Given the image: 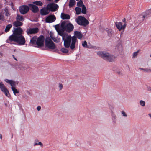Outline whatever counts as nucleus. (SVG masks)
Here are the masks:
<instances>
[{
	"mask_svg": "<svg viewBox=\"0 0 151 151\" xmlns=\"http://www.w3.org/2000/svg\"><path fill=\"white\" fill-rule=\"evenodd\" d=\"M74 35L72 37L70 35H67L65 39L63 37L64 45L66 48L70 47L71 50H74L77 42V38L81 39L83 37V35L79 31H75Z\"/></svg>",
	"mask_w": 151,
	"mask_h": 151,
	"instance_id": "obj_1",
	"label": "nucleus"
},
{
	"mask_svg": "<svg viewBox=\"0 0 151 151\" xmlns=\"http://www.w3.org/2000/svg\"><path fill=\"white\" fill-rule=\"evenodd\" d=\"M23 32L22 29L21 27H17L14 30L13 34L10 36L9 39L6 40V42L11 43V42L14 41L17 43L18 45H23L26 42L25 39L22 35Z\"/></svg>",
	"mask_w": 151,
	"mask_h": 151,
	"instance_id": "obj_2",
	"label": "nucleus"
},
{
	"mask_svg": "<svg viewBox=\"0 0 151 151\" xmlns=\"http://www.w3.org/2000/svg\"><path fill=\"white\" fill-rule=\"evenodd\" d=\"M60 27L63 30L69 33L72 31L74 29V26L71 23L65 21L61 23Z\"/></svg>",
	"mask_w": 151,
	"mask_h": 151,
	"instance_id": "obj_3",
	"label": "nucleus"
},
{
	"mask_svg": "<svg viewBox=\"0 0 151 151\" xmlns=\"http://www.w3.org/2000/svg\"><path fill=\"white\" fill-rule=\"evenodd\" d=\"M97 54L104 59L109 62L113 61L115 58V56L108 53L99 52Z\"/></svg>",
	"mask_w": 151,
	"mask_h": 151,
	"instance_id": "obj_4",
	"label": "nucleus"
},
{
	"mask_svg": "<svg viewBox=\"0 0 151 151\" xmlns=\"http://www.w3.org/2000/svg\"><path fill=\"white\" fill-rule=\"evenodd\" d=\"M76 22L79 25L86 26L88 25L89 22L84 17L82 16H79L76 19Z\"/></svg>",
	"mask_w": 151,
	"mask_h": 151,
	"instance_id": "obj_5",
	"label": "nucleus"
},
{
	"mask_svg": "<svg viewBox=\"0 0 151 151\" xmlns=\"http://www.w3.org/2000/svg\"><path fill=\"white\" fill-rule=\"evenodd\" d=\"M45 43L46 48L53 50L56 47L55 45L49 37L46 38Z\"/></svg>",
	"mask_w": 151,
	"mask_h": 151,
	"instance_id": "obj_6",
	"label": "nucleus"
},
{
	"mask_svg": "<svg viewBox=\"0 0 151 151\" xmlns=\"http://www.w3.org/2000/svg\"><path fill=\"white\" fill-rule=\"evenodd\" d=\"M58 6L57 4L54 3H50L47 6V9L51 11L56 10L58 9Z\"/></svg>",
	"mask_w": 151,
	"mask_h": 151,
	"instance_id": "obj_7",
	"label": "nucleus"
},
{
	"mask_svg": "<svg viewBox=\"0 0 151 151\" xmlns=\"http://www.w3.org/2000/svg\"><path fill=\"white\" fill-rule=\"evenodd\" d=\"M44 37L41 35L38 38L36 41V44L38 46H42L44 45Z\"/></svg>",
	"mask_w": 151,
	"mask_h": 151,
	"instance_id": "obj_8",
	"label": "nucleus"
},
{
	"mask_svg": "<svg viewBox=\"0 0 151 151\" xmlns=\"http://www.w3.org/2000/svg\"><path fill=\"white\" fill-rule=\"evenodd\" d=\"M0 89H1V91L3 92L5 94V95L9 97L10 94L9 92L6 88L5 85L3 84H0Z\"/></svg>",
	"mask_w": 151,
	"mask_h": 151,
	"instance_id": "obj_9",
	"label": "nucleus"
},
{
	"mask_svg": "<svg viewBox=\"0 0 151 151\" xmlns=\"http://www.w3.org/2000/svg\"><path fill=\"white\" fill-rule=\"evenodd\" d=\"M29 9V7L28 6L23 5L20 7L19 10L22 14H24L28 12Z\"/></svg>",
	"mask_w": 151,
	"mask_h": 151,
	"instance_id": "obj_10",
	"label": "nucleus"
},
{
	"mask_svg": "<svg viewBox=\"0 0 151 151\" xmlns=\"http://www.w3.org/2000/svg\"><path fill=\"white\" fill-rule=\"evenodd\" d=\"M56 20V17L54 15L48 16L45 19V22L47 23H52Z\"/></svg>",
	"mask_w": 151,
	"mask_h": 151,
	"instance_id": "obj_11",
	"label": "nucleus"
},
{
	"mask_svg": "<svg viewBox=\"0 0 151 151\" xmlns=\"http://www.w3.org/2000/svg\"><path fill=\"white\" fill-rule=\"evenodd\" d=\"M115 25L119 31L124 30L126 27L125 24H124L122 25V23L121 22H116Z\"/></svg>",
	"mask_w": 151,
	"mask_h": 151,
	"instance_id": "obj_12",
	"label": "nucleus"
},
{
	"mask_svg": "<svg viewBox=\"0 0 151 151\" xmlns=\"http://www.w3.org/2000/svg\"><path fill=\"white\" fill-rule=\"evenodd\" d=\"M39 29L37 28H30L27 30V32L28 35L36 33L38 32Z\"/></svg>",
	"mask_w": 151,
	"mask_h": 151,
	"instance_id": "obj_13",
	"label": "nucleus"
},
{
	"mask_svg": "<svg viewBox=\"0 0 151 151\" xmlns=\"http://www.w3.org/2000/svg\"><path fill=\"white\" fill-rule=\"evenodd\" d=\"M29 8L33 12L36 13L39 11V9L37 6L33 4H29Z\"/></svg>",
	"mask_w": 151,
	"mask_h": 151,
	"instance_id": "obj_14",
	"label": "nucleus"
},
{
	"mask_svg": "<svg viewBox=\"0 0 151 151\" xmlns=\"http://www.w3.org/2000/svg\"><path fill=\"white\" fill-rule=\"evenodd\" d=\"M5 81L6 82L10 84L12 87H14V86H15L17 84V83L12 80H9L8 79H5Z\"/></svg>",
	"mask_w": 151,
	"mask_h": 151,
	"instance_id": "obj_15",
	"label": "nucleus"
},
{
	"mask_svg": "<svg viewBox=\"0 0 151 151\" xmlns=\"http://www.w3.org/2000/svg\"><path fill=\"white\" fill-rule=\"evenodd\" d=\"M61 17L63 19H69L70 18V17L69 15L64 13L61 14Z\"/></svg>",
	"mask_w": 151,
	"mask_h": 151,
	"instance_id": "obj_16",
	"label": "nucleus"
},
{
	"mask_svg": "<svg viewBox=\"0 0 151 151\" xmlns=\"http://www.w3.org/2000/svg\"><path fill=\"white\" fill-rule=\"evenodd\" d=\"M48 9H42L40 10L41 14L42 15H46L49 13Z\"/></svg>",
	"mask_w": 151,
	"mask_h": 151,
	"instance_id": "obj_17",
	"label": "nucleus"
},
{
	"mask_svg": "<svg viewBox=\"0 0 151 151\" xmlns=\"http://www.w3.org/2000/svg\"><path fill=\"white\" fill-rule=\"evenodd\" d=\"M65 31V30H63V29L62 28H61V29L57 31V32H58V34L59 35L62 36V39L63 40V37H64V39H65L66 37H66H65V36H63L64 32Z\"/></svg>",
	"mask_w": 151,
	"mask_h": 151,
	"instance_id": "obj_18",
	"label": "nucleus"
},
{
	"mask_svg": "<svg viewBox=\"0 0 151 151\" xmlns=\"http://www.w3.org/2000/svg\"><path fill=\"white\" fill-rule=\"evenodd\" d=\"M37 39V38L36 36H34L30 40V44L32 45H35V43H36Z\"/></svg>",
	"mask_w": 151,
	"mask_h": 151,
	"instance_id": "obj_19",
	"label": "nucleus"
},
{
	"mask_svg": "<svg viewBox=\"0 0 151 151\" xmlns=\"http://www.w3.org/2000/svg\"><path fill=\"white\" fill-rule=\"evenodd\" d=\"M22 24V23L17 20L14 22L13 23V25L16 27L20 26Z\"/></svg>",
	"mask_w": 151,
	"mask_h": 151,
	"instance_id": "obj_20",
	"label": "nucleus"
},
{
	"mask_svg": "<svg viewBox=\"0 0 151 151\" xmlns=\"http://www.w3.org/2000/svg\"><path fill=\"white\" fill-rule=\"evenodd\" d=\"M34 146L36 145H40L41 147H42L43 144L40 142H39L38 140H35L34 144Z\"/></svg>",
	"mask_w": 151,
	"mask_h": 151,
	"instance_id": "obj_21",
	"label": "nucleus"
},
{
	"mask_svg": "<svg viewBox=\"0 0 151 151\" xmlns=\"http://www.w3.org/2000/svg\"><path fill=\"white\" fill-rule=\"evenodd\" d=\"M75 0H70L69 4V6L70 8L73 7L76 4Z\"/></svg>",
	"mask_w": 151,
	"mask_h": 151,
	"instance_id": "obj_22",
	"label": "nucleus"
},
{
	"mask_svg": "<svg viewBox=\"0 0 151 151\" xmlns=\"http://www.w3.org/2000/svg\"><path fill=\"white\" fill-rule=\"evenodd\" d=\"M82 8L81 12L83 14H85L86 13V8L85 5H83Z\"/></svg>",
	"mask_w": 151,
	"mask_h": 151,
	"instance_id": "obj_23",
	"label": "nucleus"
},
{
	"mask_svg": "<svg viewBox=\"0 0 151 151\" xmlns=\"http://www.w3.org/2000/svg\"><path fill=\"white\" fill-rule=\"evenodd\" d=\"M11 89L12 90V91L13 92V93L14 94L16 95V93H18L19 91H18V90L15 88L14 87H12Z\"/></svg>",
	"mask_w": 151,
	"mask_h": 151,
	"instance_id": "obj_24",
	"label": "nucleus"
},
{
	"mask_svg": "<svg viewBox=\"0 0 151 151\" xmlns=\"http://www.w3.org/2000/svg\"><path fill=\"white\" fill-rule=\"evenodd\" d=\"M12 25L11 24L8 25L5 29V31L7 32L12 27Z\"/></svg>",
	"mask_w": 151,
	"mask_h": 151,
	"instance_id": "obj_25",
	"label": "nucleus"
},
{
	"mask_svg": "<svg viewBox=\"0 0 151 151\" xmlns=\"http://www.w3.org/2000/svg\"><path fill=\"white\" fill-rule=\"evenodd\" d=\"M75 10L76 12V14L77 15L79 14L81 12V9L78 7H76L75 8Z\"/></svg>",
	"mask_w": 151,
	"mask_h": 151,
	"instance_id": "obj_26",
	"label": "nucleus"
},
{
	"mask_svg": "<svg viewBox=\"0 0 151 151\" xmlns=\"http://www.w3.org/2000/svg\"><path fill=\"white\" fill-rule=\"evenodd\" d=\"M60 51L63 53H67L68 52V50L67 49L64 48H62L61 50Z\"/></svg>",
	"mask_w": 151,
	"mask_h": 151,
	"instance_id": "obj_27",
	"label": "nucleus"
},
{
	"mask_svg": "<svg viewBox=\"0 0 151 151\" xmlns=\"http://www.w3.org/2000/svg\"><path fill=\"white\" fill-rule=\"evenodd\" d=\"M16 19L17 21H23V18L22 16H20L19 14H17L16 17Z\"/></svg>",
	"mask_w": 151,
	"mask_h": 151,
	"instance_id": "obj_28",
	"label": "nucleus"
},
{
	"mask_svg": "<svg viewBox=\"0 0 151 151\" xmlns=\"http://www.w3.org/2000/svg\"><path fill=\"white\" fill-rule=\"evenodd\" d=\"M33 3L36 4L37 5L41 6L43 5V3L40 1H37L33 2Z\"/></svg>",
	"mask_w": 151,
	"mask_h": 151,
	"instance_id": "obj_29",
	"label": "nucleus"
},
{
	"mask_svg": "<svg viewBox=\"0 0 151 151\" xmlns=\"http://www.w3.org/2000/svg\"><path fill=\"white\" fill-rule=\"evenodd\" d=\"M4 11L5 13V14L6 16L8 17L10 15V14L9 13L8 9L7 8H5Z\"/></svg>",
	"mask_w": 151,
	"mask_h": 151,
	"instance_id": "obj_30",
	"label": "nucleus"
},
{
	"mask_svg": "<svg viewBox=\"0 0 151 151\" xmlns=\"http://www.w3.org/2000/svg\"><path fill=\"white\" fill-rule=\"evenodd\" d=\"M82 46L85 48H88V47L87 45V42L86 41H85L83 42L82 43Z\"/></svg>",
	"mask_w": 151,
	"mask_h": 151,
	"instance_id": "obj_31",
	"label": "nucleus"
},
{
	"mask_svg": "<svg viewBox=\"0 0 151 151\" xmlns=\"http://www.w3.org/2000/svg\"><path fill=\"white\" fill-rule=\"evenodd\" d=\"M83 2L81 0H80L79 1L77 2V6L79 7H82Z\"/></svg>",
	"mask_w": 151,
	"mask_h": 151,
	"instance_id": "obj_32",
	"label": "nucleus"
},
{
	"mask_svg": "<svg viewBox=\"0 0 151 151\" xmlns=\"http://www.w3.org/2000/svg\"><path fill=\"white\" fill-rule=\"evenodd\" d=\"M145 16L143 15H140L139 17V18L140 19V20L141 22L143 21L145 18Z\"/></svg>",
	"mask_w": 151,
	"mask_h": 151,
	"instance_id": "obj_33",
	"label": "nucleus"
},
{
	"mask_svg": "<svg viewBox=\"0 0 151 151\" xmlns=\"http://www.w3.org/2000/svg\"><path fill=\"white\" fill-rule=\"evenodd\" d=\"M145 104V102L143 100H140V105L142 106H144Z\"/></svg>",
	"mask_w": 151,
	"mask_h": 151,
	"instance_id": "obj_34",
	"label": "nucleus"
},
{
	"mask_svg": "<svg viewBox=\"0 0 151 151\" xmlns=\"http://www.w3.org/2000/svg\"><path fill=\"white\" fill-rule=\"evenodd\" d=\"M63 85L62 83H59L58 84V87L59 88V91L61 90L63 88Z\"/></svg>",
	"mask_w": 151,
	"mask_h": 151,
	"instance_id": "obj_35",
	"label": "nucleus"
},
{
	"mask_svg": "<svg viewBox=\"0 0 151 151\" xmlns=\"http://www.w3.org/2000/svg\"><path fill=\"white\" fill-rule=\"evenodd\" d=\"M52 39L55 42H60V41L59 39H57L54 37H53V38H52Z\"/></svg>",
	"mask_w": 151,
	"mask_h": 151,
	"instance_id": "obj_36",
	"label": "nucleus"
},
{
	"mask_svg": "<svg viewBox=\"0 0 151 151\" xmlns=\"http://www.w3.org/2000/svg\"><path fill=\"white\" fill-rule=\"evenodd\" d=\"M55 27L57 31L60 29V26L59 24L55 25Z\"/></svg>",
	"mask_w": 151,
	"mask_h": 151,
	"instance_id": "obj_37",
	"label": "nucleus"
},
{
	"mask_svg": "<svg viewBox=\"0 0 151 151\" xmlns=\"http://www.w3.org/2000/svg\"><path fill=\"white\" fill-rule=\"evenodd\" d=\"M139 51L138 50L137 51L134 52V53H133V57L134 58H135V57H137V53L139 52Z\"/></svg>",
	"mask_w": 151,
	"mask_h": 151,
	"instance_id": "obj_38",
	"label": "nucleus"
},
{
	"mask_svg": "<svg viewBox=\"0 0 151 151\" xmlns=\"http://www.w3.org/2000/svg\"><path fill=\"white\" fill-rule=\"evenodd\" d=\"M144 71L146 72H151V69L146 68L144 70Z\"/></svg>",
	"mask_w": 151,
	"mask_h": 151,
	"instance_id": "obj_39",
	"label": "nucleus"
},
{
	"mask_svg": "<svg viewBox=\"0 0 151 151\" xmlns=\"http://www.w3.org/2000/svg\"><path fill=\"white\" fill-rule=\"evenodd\" d=\"M121 113L122 114L123 116L125 117H126L127 116V115L126 113V112L124 111H122L121 112Z\"/></svg>",
	"mask_w": 151,
	"mask_h": 151,
	"instance_id": "obj_40",
	"label": "nucleus"
},
{
	"mask_svg": "<svg viewBox=\"0 0 151 151\" xmlns=\"http://www.w3.org/2000/svg\"><path fill=\"white\" fill-rule=\"evenodd\" d=\"M0 20L2 21L4 20V16L1 14H0Z\"/></svg>",
	"mask_w": 151,
	"mask_h": 151,
	"instance_id": "obj_41",
	"label": "nucleus"
},
{
	"mask_svg": "<svg viewBox=\"0 0 151 151\" xmlns=\"http://www.w3.org/2000/svg\"><path fill=\"white\" fill-rule=\"evenodd\" d=\"M108 33L109 36H111L112 35L113 32L111 30H109L108 31Z\"/></svg>",
	"mask_w": 151,
	"mask_h": 151,
	"instance_id": "obj_42",
	"label": "nucleus"
},
{
	"mask_svg": "<svg viewBox=\"0 0 151 151\" xmlns=\"http://www.w3.org/2000/svg\"><path fill=\"white\" fill-rule=\"evenodd\" d=\"M50 35L51 38L52 39L53 38V34L52 32H50Z\"/></svg>",
	"mask_w": 151,
	"mask_h": 151,
	"instance_id": "obj_43",
	"label": "nucleus"
},
{
	"mask_svg": "<svg viewBox=\"0 0 151 151\" xmlns=\"http://www.w3.org/2000/svg\"><path fill=\"white\" fill-rule=\"evenodd\" d=\"M123 22L124 23V24H125L126 26L127 22L126 21V20L125 18L123 20Z\"/></svg>",
	"mask_w": 151,
	"mask_h": 151,
	"instance_id": "obj_44",
	"label": "nucleus"
},
{
	"mask_svg": "<svg viewBox=\"0 0 151 151\" xmlns=\"http://www.w3.org/2000/svg\"><path fill=\"white\" fill-rule=\"evenodd\" d=\"M41 109V107L40 106H38L37 108V109L38 111H39Z\"/></svg>",
	"mask_w": 151,
	"mask_h": 151,
	"instance_id": "obj_45",
	"label": "nucleus"
},
{
	"mask_svg": "<svg viewBox=\"0 0 151 151\" xmlns=\"http://www.w3.org/2000/svg\"><path fill=\"white\" fill-rule=\"evenodd\" d=\"M147 90L150 91H151V87H148L147 88Z\"/></svg>",
	"mask_w": 151,
	"mask_h": 151,
	"instance_id": "obj_46",
	"label": "nucleus"
},
{
	"mask_svg": "<svg viewBox=\"0 0 151 151\" xmlns=\"http://www.w3.org/2000/svg\"><path fill=\"white\" fill-rule=\"evenodd\" d=\"M14 59L16 61H17V59L14 57V56L13 55H12Z\"/></svg>",
	"mask_w": 151,
	"mask_h": 151,
	"instance_id": "obj_47",
	"label": "nucleus"
},
{
	"mask_svg": "<svg viewBox=\"0 0 151 151\" xmlns=\"http://www.w3.org/2000/svg\"><path fill=\"white\" fill-rule=\"evenodd\" d=\"M148 115L149 116L150 118L151 119V113H149L148 114Z\"/></svg>",
	"mask_w": 151,
	"mask_h": 151,
	"instance_id": "obj_48",
	"label": "nucleus"
},
{
	"mask_svg": "<svg viewBox=\"0 0 151 151\" xmlns=\"http://www.w3.org/2000/svg\"><path fill=\"white\" fill-rule=\"evenodd\" d=\"M59 0H55V2L56 3H57L59 1Z\"/></svg>",
	"mask_w": 151,
	"mask_h": 151,
	"instance_id": "obj_49",
	"label": "nucleus"
},
{
	"mask_svg": "<svg viewBox=\"0 0 151 151\" xmlns=\"http://www.w3.org/2000/svg\"><path fill=\"white\" fill-rule=\"evenodd\" d=\"M139 69L143 70V71H144V69H143V68H139Z\"/></svg>",
	"mask_w": 151,
	"mask_h": 151,
	"instance_id": "obj_50",
	"label": "nucleus"
},
{
	"mask_svg": "<svg viewBox=\"0 0 151 151\" xmlns=\"http://www.w3.org/2000/svg\"><path fill=\"white\" fill-rule=\"evenodd\" d=\"M119 46L120 47V48L121 49L122 48V46L121 45H119Z\"/></svg>",
	"mask_w": 151,
	"mask_h": 151,
	"instance_id": "obj_51",
	"label": "nucleus"
},
{
	"mask_svg": "<svg viewBox=\"0 0 151 151\" xmlns=\"http://www.w3.org/2000/svg\"><path fill=\"white\" fill-rule=\"evenodd\" d=\"M0 137L1 139H2V136H1V135Z\"/></svg>",
	"mask_w": 151,
	"mask_h": 151,
	"instance_id": "obj_52",
	"label": "nucleus"
},
{
	"mask_svg": "<svg viewBox=\"0 0 151 151\" xmlns=\"http://www.w3.org/2000/svg\"><path fill=\"white\" fill-rule=\"evenodd\" d=\"M47 0L49 1H51V0Z\"/></svg>",
	"mask_w": 151,
	"mask_h": 151,
	"instance_id": "obj_53",
	"label": "nucleus"
},
{
	"mask_svg": "<svg viewBox=\"0 0 151 151\" xmlns=\"http://www.w3.org/2000/svg\"><path fill=\"white\" fill-rule=\"evenodd\" d=\"M77 1H78L79 0H76Z\"/></svg>",
	"mask_w": 151,
	"mask_h": 151,
	"instance_id": "obj_54",
	"label": "nucleus"
},
{
	"mask_svg": "<svg viewBox=\"0 0 151 151\" xmlns=\"http://www.w3.org/2000/svg\"><path fill=\"white\" fill-rule=\"evenodd\" d=\"M150 57H151V55H150Z\"/></svg>",
	"mask_w": 151,
	"mask_h": 151,
	"instance_id": "obj_55",
	"label": "nucleus"
},
{
	"mask_svg": "<svg viewBox=\"0 0 151 151\" xmlns=\"http://www.w3.org/2000/svg\"><path fill=\"white\" fill-rule=\"evenodd\" d=\"M2 83H0V84H2Z\"/></svg>",
	"mask_w": 151,
	"mask_h": 151,
	"instance_id": "obj_56",
	"label": "nucleus"
},
{
	"mask_svg": "<svg viewBox=\"0 0 151 151\" xmlns=\"http://www.w3.org/2000/svg\"><path fill=\"white\" fill-rule=\"evenodd\" d=\"M150 11H151V9H150Z\"/></svg>",
	"mask_w": 151,
	"mask_h": 151,
	"instance_id": "obj_57",
	"label": "nucleus"
}]
</instances>
